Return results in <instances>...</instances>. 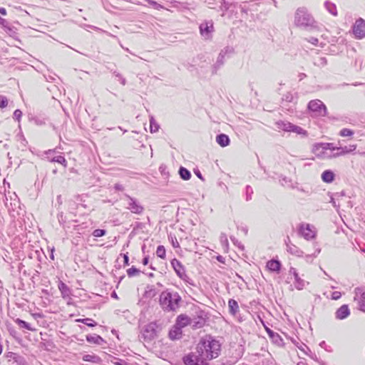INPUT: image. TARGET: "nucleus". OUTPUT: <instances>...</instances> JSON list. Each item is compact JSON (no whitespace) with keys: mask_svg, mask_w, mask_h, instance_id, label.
<instances>
[{"mask_svg":"<svg viewBox=\"0 0 365 365\" xmlns=\"http://www.w3.org/2000/svg\"><path fill=\"white\" fill-rule=\"evenodd\" d=\"M76 322L83 323L91 327H93L96 325V322L94 320L89 318L78 319H76Z\"/></svg>","mask_w":365,"mask_h":365,"instance_id":"nucleus-24","label":"nucleus"},{"mask_svg":"<svg viewBox=\"0 0 365 365\" xmlns=\"http://www.w3.org/2000/svg\"><path fill=\"white\" fill-rule=\"evenodd\" d=\"M277 125L279 129L286 132H291V129L292 128V123L283 120L277 122Z\"/></svg>","mask_w":365,"mask_h":365,"instance_id":"nucleus-15","label":"nucleus"},{"mask_svg":"<svg viewBox=\"0 0 365 365\" xmlns=\"http://www.w3.org/2000/svg\"><path fill=\"white\" fill-rule=\"evenodd\" d=\"M15 323L21 328H24L29 331H36L35 328L32 327L29 323L22 319H15Z\"/></svg>","mask_w":365,"mask_h":365,"instance_id":"nucleus-18","label":"nucleus"},{"mask_svg":"<svg viewBox=\"0 0 365 365\" xmlns=\"http://www.w3.org/2000/svg\"><path fill=\"white\" fill-rule=\"evenodd\" d=\"M181 297L178 292L163 291L160 295V304L165 311H175L179 307Z\"/></svg>","mask_w":365,"mask_h":365,"instance_id":"nucleus-2","label":"nucleus"},{"mask_svg":"<svg viewBox=\"0 0 365 365\" xmlns=\"http://www.w3.org/2000/svg\"><path fill=\"white\" fill-rule=\"evenodd\" d=\"M183 362L185 365H209L207 359L194 353H190L183 357Z\"/></svg>","mask_w":365,"mask_h":365,"instance_id":"nucleus-4","label":"nucleus"},{"mask_svg":"<svg viewBox=\"0 0 365 365\" xmlns=\"http://www.w3.org/2000/svg\"><path fill=\"white\" fill-rule=\"evenodd\" d=\"M171 265L176 272L177 274L181 277L182 272L183 271V267L181 262L179 260L174 259L171 261Z\"/></svg>","mask_w":365,"mask_h":365,"instance_id":"nucleus-16","label":"nucleus"},{"mask_svg":"<svg viewBox=\"0 0 365 365\" xmlns=\"http://www.w3.org/2000/svg\"><path fill=\"white\" fill-rule=\"evenodd\" d=\"M197 354L207 360H212L219 356L221 351L220 342L212 336L206 335L200 339L196 346Z\"/></svg>","mask_w":365,"mask_h":365,"instance_id":"nucleus-1","label":"nucleus"},{"mask_svg":"<svg viewBox=\"0 0 365 365\" xmlns=\"http://www.w3.org/2000/svg\"><path fill=\"white\" fill-rule=\"evenodd\" d=\"M340 135L342 137L351 136L354 132L348 128H344L340 131Z\"/></svg>","mask_w":365,"mask_h":365,"instance_id":"nucleus-28","label":"nucleus"},{"mask_svg":"<svg viewBox=\"0 0 365 365\" xmlns=\"http://www.w3.org/2000/svg\"><path fill=\"white\" fill-rule=\"evenodd\" d=\"M149 2L151 3V4H156L155 1H149Z\"/></svg>","mask_w":365,"mask_h":365,"instance_id":"nucleus-40","label":"nucleus"},{"mask_svg":"<svg viewBox=\"0 0 365 365\" xmlns=\"http://www.w3.org/2000/svg\"><path fill=\"white\" fill-rule=\"evenodd\" d=\"M51 162L57 163L62 165L64 168L67 166V160L62 155H57L52 158Z\"/></svg>","mask_w":365,"mask_h":365,"instance_id":"nucleus-21","label":"nucleus"},{"mask_svg":"<svg viewBox=\"0 0 365 365\" xmlns=\"http://www.w3.org/2000/svg\"><path fill=\"white\" fill-rule=\"evenodd\" d=\"M228 307L230 309V312L232 314L235 315L239 311V306L235 299H230L228 301Z\"/></svg>","mask_w":365,"mask_h":365,"instance_id":"nucleus-19","label":"nucleus"},{"mask_svg":"<svg viewBox=\"0 0 365 365\" xmlns=\"http://www.w3.org/2000/svg\"><path fill=\"white\" fill-rule=\"evenodd\" d=\"M58 289L61 293V296L63 299L68 298L71 295V290L69 287L62 281H60L58 284Z\"/></svg>","mask_w":365,"mask_h":365,"instance_id":"nucleus-11","label":"nucleus"},{"mask_svg":"<svg viewBox=\"0 0 365 365\" xmlns=\"http://www.w3.org/2000/svg\"><path fill=\"white\" fill-rule=\"evenodd\" d=\"M156 255L164 259L165 258V256H166V250H165V248L164 247V246L163 245H159L158 247H157V250H156Z\"/></svg>","mask_w":365,"mask_h":365,"instance_id":"nucleus-25","label":"nucleus"},{"mask_svg":"<svg viewBox=\"0 0 365 365\" xmlns=\"http://www.w3.org/2000/svg\"><path fill=\"white\" fill-rule=\"evenodd\" d=\"M130 210L134 213H140L143 211V208L141 206L137 205L135 204H133L130 207Z\"/></svg>","mask_w":365,"mask_h":365,"instance_id":"nucleus-31","label":"nucleus"},{"mask_svg":"<svg viewBox=\"0 0 365 365\" xmlns=\"http://www.w3.org/2000/svg\"><path fill=\"white\" fill-rule=\"evenodd\" d=\"M349 314L350 310L346 304L341 306L335 313L336 318L341 320L346 319L349 316Z\"/></svg>","mask_w":365,"mask_h":365,"instance_id":"nucleus-7","label":"nucleus"},{"mask_svg":"<svg viewBox=\"0 0 365 365\" xmlns=\"http://www.w3.org/2000/svg\"><path fill=\"white\" fill-rule=\"evenodd\" d=\"M148 262H149L148 257H145L143 258V265H145V266L147 265L148 264Z\"/></svg>","mask_w":365,"mask_h":365,"instance_id":"nucleus-36","label":"nucleus"},{"mask_svg":"<svg viewBox=\"0 0 365 365\" xmlns=\"http://www.w3.org/2000/svg\"><path fill=\"white\" fill-rule=\"evenodd\" d=\"M0 14L6 16L7 14L6 10L4 8H0Z\"/></svg>","mask_w":365,"mask_h":365,"instance_id":"nucleus-37","label":"nucleus"},{"mask_svg":"<svg viewBox=\"0 0 365 365\" xmlns=\"http://www.w3.org/2000/svg\"><path fill=\"white\" fill-rule=\"evenodd\" d=\"M123 261H124L125 266L129 265V258H128V254L123 255Z\"/></svg>","mask_w":365,"mask_h":365,"instance_id":"nucleus-35","label":"nucleus"},{"mask_svg":"<svg viewBox=\"0 0 365 365\" xmlns=\"http://www.w3.org/2000/svg\"><path fill=\"white\" fill-rule=\"evenodd\" d=\"M297 365H307L306 363L303 362V361H299Z\"/></svg>","mask_w":365,"mask_h":365,"instance_id":"nucleus-39","label":"nucleus"},{"mask_svg":"<svg viewBox=\"0 0 365 365\" xmlns=\"http://www.w3.org/2000/svg\"><path fill=\"white\" fill-rule=\"evenodd\" d=\"M300 233L306 240H312L316 237V229L313 225L304 224L300 227Z\"/></svg>","mask_w":365,"mask_h":365,"instance_id":"nucleus-5","label":"nucleus"},{"mask_svg":"<svg viewBox=\"0 0 365 365\" xmlns=\"http://www.w3.org/2000/svg\"><path fill=\"white\" fill-rule=\"evenodd\" d=\"M289 272L294 276L296 288L299 290L302 289L304 287V282L299 277L297 271L294 268H291Z\"/></svg>","mask_w":365,"mask_h":365,"instance_id":"nucleus-8","label":"nucleus"},{"mask_svg":"<svg viewBox=\"0 0 365 365\" xmlns=\"http://www.w3.org/2000/svg\"><path fill=\"white\" fill-rule=\"evenodd\" d=\"M217 143L222 147L227 146L230 144V138L225 134H220L216 138Z\"/></svg>","mask_w":365,"mask_h":365,"instance_id":"nucleus-14","label":"nucleus"},{"mask_svg":"<svg viewBox=\"0 0 365 365\" xmlns=\"http://www.w3.org/2000/svg\"><path fill=\"white\" fill-rule=\"evenodd\" d=\"M353 32L357 38L365 37V21L363 19H359L356 21L353 26Z\"/></svg>","mask_w":365,"mask_h":365,"instance_id":"nucleus-6","label":"nucleus"},{"mask_svg":"<svg viewBox=\"0 0 365 365\" xmlns=\"http://www.w3.org/2000/svg\"><path fill=\"white\" fill-rule=\"evenodd\" d=\"M190 322V319L185 314H180L178 317L175 325L180 328H182L188 325Z\"/></svg>","mask_w":365,"mask_h":365,"instance_id":"nucleus-10","label":"nucleus"},{"mask_svg":"<svg viewBox=\"0 0 365 365\" xmlns=\"http://www.w3.org/2000/svg\"><path fill=\"white\" fill-rule=\"evenodd\" d=\"M291 132H294V133H296L298 134H302L303 135H307V132L305 130H304L303 128H302L299 126H297V125H295L293 124H292V128L291 129Z\"/></svg>","mask_w":365,"mask_h":365,"instance_id":"nucleus-26","label":"nucleus"},{"mask_svg":"<svg viewBox=\"0 0 365 365\" xmlns=\"http://www.w3.org/2000/svg\"><path fill=\"white\" fill-rule=\"evenodd\" d=\"M308 108L316 116H326L327 115V107L320 100L311 101L308 104Z\"/></svg>","mask_w":365,"mask_h":365,"instance_id":"nucleus-3","label":"nucleus"},{"mask_svg":"<svg viewBox=\"0 0 365 365\" xmlns=\"http://www.w3.org/2000/svg\"><path fill=\"white\" fill-rule=\"evenodd\" d=\"M182 336L181 328L175 325L169 331V337L172 340L179 339Z\"/></svg>","mask_w":365,"mask_h":365,"instance_id":"nucleus-12","label":"nucleus"},{"mask_svg":"<svg viewBox=\"0 0 365 365\" xmlns=\"http://www.w3.org/2000/svg\"><path fill=\"white\" fill-rule=\"evenodd\" d=\"M8 106V98L6 96H0V108H4Z\"/></svg>","mask_w":365,"mask_h":365,"instance_id":"nucleus-29","label":"nucleus"},{"mask_svg":"<svg viewBox=\"0 0 365 365\" xmlns=\"http://www.w3.org/2000/svg\"><path fill=\"white\" fill-rule=\"evenodd\" d=\"M106 235V231L101 229H96L93 232V235L96 237H103Z\"/></svg>","mask_w":365,"mask_h":365,"instance_id":"nucleus-30","label":"nucleus"},{"mask_svg":"<svg viewBox=\"0 0 365 365\" xmlns=\"http://www.w3.org/2000/svg\"><path fill=\"white\" fill-rule=\"evenodd\" d=\"M201 34L206 33L210 34L213 31V25L211 24L210 25L208 23L202 24L200 26Z\"/></svg>","mask_w":365,"mask_h":365,"instance_id":"nucleus-20","label":"nucleus"},{"mask_svg":"<svg viewBox=\"0 0 365 365\" xmlns=\"http://www.w3.org/2000/svg\"><path fill=\"white\" fill-rule=\"evenodd\" d=\"M341 297V294L340 292H338V291L333 292L331 294V298L334 300H337V299H340Z\"/></svg>","mask_w":365,"mask_h":365,"instance_id":"nucleus-32","label":"nucleus"},{"mask_svg":"<svg viewBox=\"0 0 365 365\" xmlns=\"http://www.w3.org/2000/svg\"><path fill=\"white\" fill-rule=\"evenodd\" d=\"M21 115L22 112L20 110H16L14 113V118H16L18 121L20 120Z\"/></svg>","mask_w":365,"mask_h":365,"instance_id":"nucleus-34","label":"nucleus"},{"mask_svg":"<svg viewBox=\"0 0 365 365\" xmlns=\"http://www.w3.org/2000/svg\"><path fill=\"white\" fill-rule=\"evenodd\" d=\"M139 273H140V271L133 266L127 269V274L130 277L138 275Z\"/></svg>","mask_w":365,"mask_h":365,"instance_id":"nucleus-27","label":"nucleus"},{"mask_svg":"<svg viewBox=\"0 0 365 365\" xmlns=\"http://www.w3.org/2000/svg\"><path fill=\"white\" fill-rule=\"evenodd\" d=\"M83 360L94 364H99L101 361V358L95 354H86L83 356Z\"/></svg>","mask_w":365,"mask_h":365,"instance_id":"nucleus-17","label":"nucleus"},{"mask_svg":"<svg viewBox=\"0 0 365 365\" xmlns=\"http://www.w3.org/2000/svg\"><path fill=\"white\" fill-rule=\"evenodd\" d=\"M322 179L324 182L330 183L334 180V173L329 170H327L322 173Z\"/></svg>","mask_w":365,"mask_h":365,"instance_id":"nucleus-13","label":"nucleus"},{"mask_svg":"<svg viewBox=\"0 0 365 365\" xmlns=\"http://www.w3.org/2000/svg\"><path fill=\"white\" fill-rule=\"evenodd\" d=\"M360 305L362 307V310L365 311V292H363L361 295Z\"/></svg>","mask_w":365,"mask_h":365,"instance_id":"nucleus-33","label":"nucleus"},{"mask_svg":"<svg viewBox=\"0 0 365 365\" xmlns=\"http://www.w3.org/2000/svg\"><path fill=\"white\" fill-rule=\"evenodd\" d=\"M179 174L182 179L185 180H187L191 178V174L188 170L185 168H180L179 170Z\"/></svg>","mask_w":365,"mask_h":365,"instance_id":"nucleus-22","label":"nucleus"},{"mask_svg":"<svg viewBox=\"0 0 365 365\" xmlns=\"http://www.w3.org/2000/svg\"><path fill=\"white\" fill-rule=\"evenodd\" d=\"M356 148V145H349V148H347L346 147H345L344 148H341L340 152L338 154H336V155H346L349 153H351V152L355 150Z\"/></svg>","mask_w":365,"mask_h":365,"instance_id":"nucleus-23","label":"nucleus"},{"mask_svg":"<svg viewBox=\"0 0 365 365\" xmlns=\"http://www.w3.org/2000/svg\"><path fill=\"white\" fill-rule=\"evenodd\" d=\"M115 365H128L127 363L125 362H123V363H121V362H115Z\"/></svg>","mask_w":365,"mask_h":365,"instance_id":"nucleus-38","label":"nucleus"},{"mask_svg":"<svg viewBox=\"0 0 365 365\" xmlns=\"http://www.w3.org/2000/svg\"><path fill=\"white\" fill-rule=\"evenodd\" d=\"M281 263L278 260H269L267 262L266 267L269 272L279 273L281 269Z\"/></svg>","mask_w":365,"mask_h":365,"instance_id":"nucleus-9","label":"nucleus"}]
</instances>
